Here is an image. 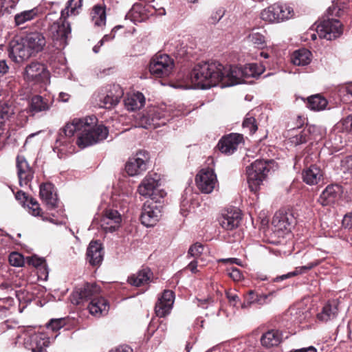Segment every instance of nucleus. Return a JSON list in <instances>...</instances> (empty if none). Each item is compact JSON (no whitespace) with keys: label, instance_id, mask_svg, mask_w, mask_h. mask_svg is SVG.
Masks as SVG:
<instances>
[{"label":"nucleus","instance_id":"2eb2a0df","mask_svg":"<svg viewBox=\"0 0 352 352\" xmlns=\"http://www.w3.org/2000/svg\"><path fill=\"white\" fill-rule=\"evenodd\" d=\"M294 223L295 219L292 213L280 211L275 213L272 221L274 232L278 236H284V235L289 233Z\"/></svg>","mask_w":352,"mask_h":352},{"label":"nucleus","instance_id":"c756f323","mask_svg":"<svg viewBox=\"0 0 352 352\" xmlns=\"http://www.w3.org/2000/svg\"><path fill=\"white\" fill-rule=\"evenodd\" d=\"M283 333L278 329H270L264 333L261 338V343L265 348L278 346L283 340Z\"/></svg>","mask_w":352,"mask_h":352},{"label":"nucleus","instance_id":"f257e3e1","mask_svg":"<svg viewBox=\"0 0 352 352\" xmlns=\"http://www.w3.org/2000/svg\"><path fill=\"white\" fill-rule=\"evenodd\" d=\"M96 120V117L74 119L72 123H67L60 129L56 144L67 146L72 142L74 133H77L76 144L81 148L104 140L108 135L109 130L102 124L91 125Z\"/></svg>","mask_w":352,"mask_h":352},{"label":"nucleus","instance_id":"bf43d9fd","mask_svg":"<svg viewBox=\"0 0 352 352\" xmlns=\"http://www.w3.org/2000/svg\"><path fill=\"white\" fill-rule=\"evenodd\" d=\"M342 223L345 229L352 230V212H349L344 216Z\"/></svg>","mask_w":352,"mask_h":352},{"label":"nucleus","instance_id":"20e7f679","mask_svg":"<svg viewBox=\"0 0 352 352\" xmlns=\"http://www.w3.org/2000/svg\"><path fill=\"white\" fill-rule=\"evenodd\" d=\"M327 12V19L320 22L317 25L316 31L320 38L331 41L342 34V27L339 20L329 18V16H340L342 10L337 6L333 5Z\"/></svg>","mask_w":352,"mask_h":352},{"label":"nucleus","instance_id":"f03ea898","mask_svg":"<svg viewBox=\"0 0 352 352\" xmlns=\"http://www.w3.org/2000/svg\"><path fill=\"white\" fill-rule=\"evenodd\" d=\"M223 65L217 61H201L197 63L190 73L192 83L202 89L220 84Z\"/></svg>","mask_w":352,"mask_h":352},{"label":"nucleus","instance_id":"9b49d317","mask_svg":"<svg viewBox=\"0 0 352 352\" xmlns=\"http://www.w3.org/2000/svg\"><path fill=\"white\" fill-rule=\"evenodd\" d=\"M160 185V176L157 173H150L147 175L142 181L138 186V192L140 195L145 197H155V200H162L164 192H160L158 197L156 192L157 187Z\"/></svg>","mask_w":352,"mask_h":352},{"label":"nucleus","instance_id":"f704fd0d","mask_svg":"<svg viewBox=\"0 0 352 352\" xmlns=\"http://www.w3.org/2000/svg\"><path fill=\"white\" fill-rule=\"evenodd\" d=\"M322 177L321 169L316 165H311L302 172L303 181L308 185H315Z\"/></svg>","mask_w":352,"mask_h":352},{"label":"nucleus","instance_id":"c85d7f7f","mask_svg":"<svg viewBox=\"0 0 352 352\" xmlns=\"http://www.w3.org/2000/svg\"><path fill=\"white\" fill-rule=\"evenodd\" d=\"M338 315V302L336 300H329L317 314V319L322 322L333 320Z\"/></svg>","mask_w":352,"mask_h":352},{"label":"nucleus","instance_id":"49530a36","mask_svg":"<svg viewBox=\"0 0 352 352\" xmlns=\"http://www.w3.org/2000/svg\"><path fill=\"white\" fill-rule=\"evenodd\" d=\"M242 126L244 130L248 131L250 135L254 134L258 129L256 119L247 114L242 123Z\"/></svg>","mask_w":352,"mask_h":352},{"label":"nucleus","instance_id":"b1692460","mask_svg":"<svg viewBox=\"0 0 352 352\" xmlns=\"http://www.w3.org/2000/svg\"><path fill=\"white\" fill-rule=\"evenodd\" d=\"M342 193V188L338 184L328 185L322 192L318 202L322 206H328L335 203Z\"/></svg>","mask_w":352,"mask_h":352},{"label":"nucleus","instance_id":"de8ad7c7","mask_svg":"<svg viewBox=\"0 0 352 352\" xmlns=\"http://www.w3.org/2000/svg\"><path fill=\"white\" fill-rule=\"evenodd\" d=\"M14 304V300L10 296L0 298V317H6Z\"/></svg>","mask_w":352,"mask_h":352},{"label":"nucleus","instance_id":"3c124183","mask_svg":"<svg viewBox=\"0 0 352 352\" xmlns=\"http://www.w3.org/2000/svg\"><path fill=\"white\" fill-rule=\"evenodd\" d=\"M13 113L14 110L11 105L5 102H0V119L2 120L1 121V123L8 120Z\"/></svg>","mask_w":352,"mask_h":352},{"label":"nucleus","instance_id":"423d86ee","mask_svg":"<svg viewBox=\"0 0 352 352\" xmlns=\"http://www.w3.org/2000/svg\"><path fill=\"white\" fill-rule=\"evenodd\" d=\"M18 338H23L25 347L32 352H46L50 344V337L45 333H36L32 327L25 329Z\"/></svg>","mask_w":352,"mask_h":352},{"label":"nucleus","instance_id":"393cba45","mask_svg":"<svg viewBox=\"0 0 352 352\" xmlns=\"http://www.w3.org/2000/svg\"><path fill=\"white\" fill-rule=\"evenodd\" d=\"M22 39L28 50H30L32 55L41 52L46 44L45 36L43 34L37 32H30Z\"/></svg>","mask_w":352,"mask_h":352},{"label":"nucleus","instance_id":"7ed1b4c3","mask_svg":"<svg viewBox=\"0 0 352 352\" xmlns=\"http://www.w3.org/2000/svg\"><path fill=\"white\" fill-rule=\"evenodd\" d=\"M257 67L256 63L248 64L243 67L235 65L223 66L221 87L234 86L241 83L244 78L259 76L261 72L257 70Z\"/></svg>","mask_w":352,"mask_h":352},{"label":"nucleus","instance_id":"a211bd4d","mask_svg":"<svg viewBox=\"0 0 352 352\" xmlns=\"http://www.w3.org/2000/svg\"><path fill=\"white\" fill-rule=\"evenodd\" d=\"M8 52L9 58L18 64L23 63L32 56L30 50H28L22 38L20 41H11L9 43Z\"/></svg>","mask_w":352,"mask_h":352},{"label":"nucleus","instance_id":"79ce46f5","mask_svg":"<svg viewBox=\"0 0 352 352\" xmlns=\"http://www.w3.org/2000/svg\"><path fill=\"white\" fill-rule=\"evenodd\" d=\"M320 263V260H315L312 262H310L307 263L306 265L298 267L296 268V270L293 272H289L286 274H283L279 277H277L276 279L279 280H283L289 278H291L292 276H296L298 274H303L306 272L307 271L311 270L312 268L316 267Z\"/></svg>","mask_w":352,"mask_h":352},{"label":"nucleus","instance_id":"0eeeda50","mask_svg":"<svg viewBox=\"0 0 352 352\" xmlns=\"http://www.w3.org/2000/svg\"><path fill=\"white\" fill-rule=\"evenodd\" d=\"M123 95V89L119 85H109L100 89L96 100L100 107L111 109L118 104Z\"/></svg>","mask_w":352,"mask_h":352},{"label":"nucleus","instance_id":"ddd939ff","mask_svg":"<svg viewBox=\"0 0 352 352\" xmlns=\"http://www.w3.org/2000/svg\"><path fill=\"white\" fill-rule=\"evenodd\" d=\"M196 184L199 190L205 194L211 193L217 184V175L210 168H204L197 174Z\"/></svg>","mask_w":352,"mask_h":352},{"label":"nucleus","instance_id":"dca6fc26","mask_svg":"<svg viewBox=\"0 0 352 352\" xmlns=\"http://www.w3.org/2000/svg\"><path fill=\"white\" fill-rule=\"evenodd\" d=\"M25 78L30 81L47 84L50 82V72L45 65L33 62L26 66Z\"/></svg>","mask_w":352,"mask_h":352},{"label":"nucleus","instance_id":"9d476101","mask_svg":"<svg viewBox=\"0 0 352 352\" xmlns=\"http://www.w3.org/2000/svg\"><path fill=\"white\" fill-rule=\"evenodd\" d=\"M174 67L173 59L167 54H158L151 60L149 65L150 72L156 77L168 76Z\"/></svg>","mask_w":352,"mask_h":352},{"label":"nucleus","instance_id":"13d9d810","mask_svg":"<svg viewBox=\"0 0 352 352\" xmlns=\"http://www.w3.org/2000/svg\"><path fill=\"white\" fill-rule=\"evenodd\" d=\"M204 250V246L199 243H195L189 248L188 254L192 257H197L200 256Z\"/></svg>","mask_w":352,"mask_h":352},{"label":"nucleus","instance_id":"e433bc0d","mask_svg":"<svg viewBox=\"0 0 352 352\" xmlns=\"http://www.w3.org/2000/svg\"><path fill=\"white\" fill-rule=\"evenodd\" d=\"M280 10L278 5L275 3L264 9L261 13V17L263 21L269 23H280L281 18H280L279 14Z\"/></svg>","mask_w":352,"mask_h":352},{"label":"nucleus","instance_id":"a878e982","mask_svg":"<svg viewBox=\"0 0 352 352\" xmlns=\"http://www.w3.org/2000/svg\"><path fill=\"white\" fill-rule=\"evenodd\" d=\"M52 105V101L40 95L32 96L29 101V112L34 116L39 113L49 111Z\"/></svg>","mask_w":352,"mask_h":352},{"label":"nucleus","instance_id":"f8f14e48","mask_svg":"<svg viewBox=\"0 0 352 352\" xmlns=\"http://www.w3.org/2000/svg\"><path fill=\"white\" fill-rule=\"evenodd\" d=\"M100 288L96 283H85L83 286L77 287L72 292L71 302L74 305H81L97 298Z\"/></svg>","mask_w":352,"mask_h":352},{"label":"nucleus","instance_id":"680f3d73","mask_svg":"<svg viewBox=\"0 0 352 352\" xmlns=\"http://www.w3.org/2000/svg\"><path fill=\"white\" fill-rule=\"evenodd\" d=\"M224 14V11L222 9H218L210 16V23H216L220 21Z\"/></svg>","mask_w":352,"mask_h":352},{"label":"nucleus","instance_id":"a19ab883","mask_svg":"<svg viewBox=\"0 0 352 352\" xmlns=\"http://www.w3.org/2000/svg\"><path fill=\"white\" fill-rule=\"evenodd\" d=\"M328 102L326 98L317 94L308 98L307 106L312 111H320L324 110Z\"/></svg>","mask_w":352,"mask_h":352},{"label":"nucleus","instance_id":"774afa93","mask_svg":"<svg viewBox=\"0 0 352 352\" xmlns=\"http://www.w3.org/2000/svg\"><path fill=\"white\" fill-rule=\"evenodd\" d=\"M290 352H317V349L314 346H310L308 347L296 349Z\"/></svg>","mask_w":352,"mask_h":352},{"label":"nucleus","instance_id":"052dcab7","mask_svg":"<svg viewBox=\"0 0 352 352\" xmlns=\"http://www.w3.org/2000/svg\"><path fill=\"white\" fill-rule=\"evenodd\" d=\"M28 259L29 264L32 265L38 269L45 263V261L43 258H38L36 256L28 257Z\"/></svg>","mask_w":352,"mask_h":352},{"label":"nucleus","instance_id":"6e6552de","mask_svg":"<svg viewBox=\"0 0 352 352\" xmlns=\"http://www.w3.org/2000/svg\"><path fill=\"white\" fill-rule=\"evenodd\" d=\"M162 209L160 200H155V197L147 200L144 204L140 216L142 223L146 227L155 226L161 217Z\"/></svg>","mask_w":352,"mask_h":352},{"label":"nucleus","instance_id":"864d4df0","mask_svg":"<svg viewBox=\"0 0 352 352\" xmlns=\"http://www.w3.org/2000/svg\"><path fill=\"white\" fill-rule=\"evenodd\" d=\"M9 262L12 266L15 267H21L24 264L23 256L17 252H12L10 254Z\"/></svg>","mask_w":352,"mask_h":352},{"label":"nucleus","instance_id":"4c0bfd02","mask_svg":"<svg viewBox=\"0 0 352 352\" xmlns=\"http://www.w3.org/2000/svg\"><path fill=\"white\" fill-rule=\"evenodd\" d=\"M311 53L309 50L302 48L295 51L292 55V62L298 66H305L311 62Z\"/></svg>","mask_w":352,"mask_h":352},{"label":"nucleus","instance_id":"ea45409f","mask_svg":"<svg viewBox=\"0 0 352 352\" xmlns=\"http://www.w3.org/2000/svg\"><path fill=\"white\" fill-rule=\"evenodd\" d=\"M93 23L96 26L101 27L106 23L105 8L100 5H96L91 12Z\"/></svg>","mask_w":352,"mask_h":352},{"label":"nucleus","instance_id":"aec40b11","mask_svg":"<svg viewBox=\"0 0 352 352\" xmlns=\"http://www.w3.org/2000/svg\"><path fill=\"white\" fill-rule=\"evenodd\" d=\"M242 215L240 210L235 207H231L223 212L219 221L224 230H233L239 227Z\"/></svg>","mask_w":352,"mask_h":352},{"label":"nucleus","instance_id":"c9c22d12","mask_svg":"<svg viewBox=\"0 0 352 352\" xmlns=\"http://www.w3.org/2000/svg\"><path fill=\"white\" fill-rule=\"evenodd\" d=\"M39 8L35 7L31 10H24L17 13L14 16V23L16 26H20L25 23L32 21L38 16Z\"/></svg>","mask_w":352,"mask_h":352},{"label":"nucleus","instance_id":"39448f33","mask_svg":"<svg viewBox=\"0 0 352 352\" xmlns=\"http://www.w3.org/2000/svg\"><path fill=\"white\" fill-rule=\"evenodd\" d=\"M273 160H256L246 167L247 180L251 191L256 192L272 168Z\"/></svg>","mask_w":352,"mask_h":352},{"label":"nucleus","instance_id":"5701e85b","mask_svg":"<svg viewBox=\"0 0 352 352\" xmlns=\"http://www.w3.org/2000/svg\"><path fill=\"white\" fill-rule=\"evenodd\" d=\"M243 140V135L230 133L223 136L218 143L220 151L226 155L232 154Z\"/></svg>","mask_w":352,"mask_h":352},{"label":"nucleus","instance_id":"603ef678","mask_svg":"<svg viewBox=\"0 0 352 352\" xmlns=\"http://www.w3.org/2000/svg\"><path fill=\"white\" fill-rule=\"evenodd\" d=\"M340 169L344 173H352V155L346 156L341 160Z\"/></svg>","mask_w":352,"mask_h":352},{"label":"nucleus","instance_id":"37998d69","mask_svg":"<svg viewBox=\"0 0 352 352\" xmlns=\"http://www.w3.org/2000/svg\"><path fill=\"white\" fill-rule=\"evenodd\" d=\"M82 0H69L65 8L61 11V17L77 15L82 8Z\"/></svg>","mask_w":352,"mask_h":352},{"label":"nucleus","instance_id":"58836bf2","mask_svg":"<svg viewBox=\"0 0 352 352\" xmlns=\"http://www.w3.org/2000/svg\"><path fill=\"white\" fill-rule=\"evenodd\" d=\"M146 8L142 3H135L127 14V16L130 17L134 22H141L148 17Z\"/></svg>","mask_w":352,"mask_h":352},{"label":"nucleus","instance_id":"bb28decb","mask_svg":"<svg viewBox=\"0 0 352 352\" xmlns=\"http://www.w3.org/2000/svg\"><path fill=\"white\" fill-rule=\"evenodd\" d=\"M39 195L48 209L52 210L57 207L58 198L52 184L45 183L41 184L40 186Z\"/></svg>","mask_w":352,"mask_h":352},{"label":"nucleus","instance_id":"2f4dec72","mask_svg":"<svg viewBox=\"0 0 352 352\" xmlns=\"http://www.w3.org/2000/svg\"><path fill=\"white\" fill-rule=\"evenodd\" d=\"M89 313L93 316L106 314L108 312L109 305L104 298L97 297L91 299L87 307Z\"/></svg>","mask_w":352,"mask_h":352},{"label":"nucleus","instance_id":"412c9836","mask_svg":"<svg viewBox=\"0 0 352 352\" xmlns=\"http://www.w3.org/2000/svg\"><path fill=\"white\" fill-rule=\"evenodd\" d=\"M122 221L121 214L116 210L107 209L100 220V226L106 232H113L120 226Z\"/></svg>","mask_w":352,"mask_h":352},{"label":"nucleus","instance_id":"4be33fe9","mask_svg":"<svg viewBox=\"0 0 352 352\" xmlns=\"http://www.w3.org/2000/svg\"><path fill=\"white\" fill-rule=\"evenodd\" d=\"M174 301V292L170 290H165L155 305V312L156 316L162 318L170 314Z\"/></svg>","mask_w":352,"mask_h":352},{"label":"nucleus","instance_id":"473e14b6","mask_svg":"<svg viewBox=\"0 0 352 352\" xmlns=\"http://www.w3.org/2000/svg\"><path fill=\"white\" fill-rule=\"evenodd\" d=\"M266 32L261 28H253L246 37L247 41L251 43L255 47L263 49L267 45Z\"/></svg>","mask_w":352,"mask_h":352},{"label":"nucleus","instance_id":"8fccbe9b","mask_svg":"<svg viewBox=\"0 0 352 352\" xmlns=\"http://www.w3.org/2000/svg\"><path fill=\"white\" fill-rule=\"evenodd\" d=\"M276 4L278 5L279 10H281L279 14L280 18H281L280 22L288 20L294 16V12L292 7L288 4L280 2H277Z\"/></svg>","mask_w":352,"mask_h":352},{"label":"nucleus","instance_id":"338daca9","mask_svg":"<svg viewBox=\"0 0 352 352\" xmlns=\"http://www.w3.org/2000/svg\"><path fill=\"white\" fill-rule=\"evenodd\" d=\"M109 352H132V349L128 346H120Z\"/></svg>","mask_w":352,"mask_h":352},{"label":"nucleus","instance_id":"f3484780","mask_svg":"<svg viewBox=\"0 0 352 352\" xmlns=\"http://www.w3.org/2000/svg\"><path fill=\"white\" fill-rule=\"evenodd\" d=\"M149 154L145 151H140L134 157L129 158L125 166V170L129 176H135L146 170Z\"/></svg>","mask_w":352,"mask_h":352},{"label":"nucleus","instance_id":"5fc2aeb1","mask_svg":"<svg viewBox=\"0 0 352 352\" xmlns=\"http://www.w3.org/2000/svg\"><path fill=\"white\" fill-rule=\"evenodd\" d=\"M226 274L234 281H239L241 280L243 277L241 272L238 268L233 266L228 267L226 269Z\"/></svg>","mask_w":352,"mask_h":352},{"label":"nucleus","instance_id":"09e8293b","mask_svg":"<svg viewBox=\"0 0 352 352\" xmlns=\"http://www.w3.org/2000/svg\"><path fill=\"white\" fill-rule=\"evenodd\" d=\"M339 96L344 103L352 101V82L346 83L339 89Z\"/></svg>","mask_w":352,"mask_h":352},{"label":"nucleus","instance_id":"a18cd8bd","mask_svg":"<svg viewBox=\"0 0 352 352\" xmlns=\"http://www.w3.org/2000/svg\"><path fill=\"white\" fill-rule=\"evenodd\" d=\"M314 129V126H309L303 129L299 133L296 134L292 138V142L296 145L305 143L308 140L309 134L311 133L312 129Z\"/></svg>","mask_w":352,"mask_h":352},{"label":"nucleus","instance_id":"cd10ccee","mask_svg":"<svg viewBox=\"0 0 352 352\" xmlns=\"http://www.w3.org/2000/svg\"><path fill=\"white\" fill-rule=\"evenodd\" d=\"M87 260L93 266L99 265L103 261V248L102 244L98 241L90 242L87 250Z\"/></svg>","mask_w":352,"mask_h":352},{"label":"nucleus","instance_id":"69168bd1","mask_svg":"<svg viewBox=\"0 0 352 352\" xmlns=\"http://www.w3.org/2000/svg\"><path fill=\"white\" fill-rule=\"evenodd\" d=\"M9 66L7 64L6 60H0V76L6 74L8 72Z\"/></svg>","mask_w":352,"mask_h":352},{"label":"nucleus","instance_id":"c03bdc74","mask_svg":"<svg viewBox=\"0 0 352 352\" xmlns=\"http://www.w3.org/2000/svg\"><path fill=\"white\" fill-rule=\"evenodd\" d=\"M267 296L258 295L253 290H250L244 296V302L241 303V307L246 309L249 307L252 303L260 301L261 299H266Z\"/></svg>","mask_w":352,"mask_h":352},{"label":"nucleus","instance_id":"6ab92c4d","mask_svg":"<svg viewBox=\"0 0 352 352\" xmlns=\"http://www.w3.org/2000/svg\"><path fill=\"white\" fill-rule=\"evenodd\" d=\"M16 168L20 186H30V184L34 177V171L24 156L17 155Z\"/></svg>","mask_w":352,"mask_h":352},{"label":"nucleus","instance_id":"1a4fd4ad","mask_svg":"<svg viewBox=\"0 0 352 352\" xmlns=\"http://www.w3.org/2000/svg\"><path fill=\"white\" fill-rule=\"evenodd\" d=\"M49 34L56 48H65L71 34L70 25L65 21L54 22L49 28Z\"/></svg>","mask_w":352,"mask_h":352},{"label":"nucleus","instance_id":"4468645a","mask_svg":"<svg viewBox=\"0 0 352 352\" xmlns=\"http://www.w3.org/2000/svg\"><path fill=\"white\" fill-rule=\"evenodd\" d=\"M169 120L167 113L160 108H152L142 116L140 122L143 128H157L166 124Z\"/></svg>","mask_w":352,"mask_h":352},{"label":"nucleus","instance_id":"72a5a7b5","mask_svg":"<svg viewBox=\"0 0 352 352\" xmlns=\"http://www.w3.org/2000/svg\"><path fill=\"white\" fill-rule=\"evenodd\" d=\"M145 104V97L143 94L138 91L128 95L124 99V105L129 111H135L141 109Z\"/></svg>","mask_w":352,"mask_h":352},{"label":"nucleus","instance_id":"e2e57ef3","mask_svg":"<svg viewBox=\"0 0 352 352\" xmlns=\"http://www.w3.org/2000/svg\"><path fill=\"white\" fill-rule=\"evenodd\" d=\"M38 277L46 280L48 277V268L46 264H43L42 267L38 269Z\"/></svg>","mask_w":352,"mask_h":352},{"label":"nucleus","instance_id":"7c9ffc66","mask_svg":"<svg viewBox=\"0 0 352 352\" xmlns=\"http://www.w3.org/2000/svg\"><path fill=\"white\" fill-rule=\"evenodd\" d=\"M153 276V273L148 267L140 270L136 274H133L128 278V283L135 287H140L148 284Z\"/></svg>","mask_w":352,"mask_h":352},{"label":"nucleus","instance_id":"0e129e2a","mask_svg":"<svg viewBox=\"0 0 352 352\" xmlns=\"http://www.w3.org/2000/svg\"><path fill=\"white\" fill-rule=\"evenodd\" d=\"M226 297L228 299L230 303H231L234 307L237 305V303L239 302V296L234 293H227Z\"/></svg>","mask_w":352,"mask_h":352},{"label":"nucleus","instance_id":"6e6d98bb","mask_svg":"<svg viewBox=\"0 0 352 352\" xmlns=\"http://www.w3.org/2000/svg\"><path fill=\"white\" fill-rule=\"evenodd\" d=\"M64 325L65 321L63 318L52 319L47 323V327L52 331H56L61 329Z\"/></svg>","mask_w":352,"mask_h":352},{"label":"nucleus","instance_id":"4d7b16f0","mask_svg":"<svg viewBox=\"0 0 352 352\" xmlns=\"http://www.w3.org/2000/svg\"><path fill=\"white\" fill-rule=\"evenodd\" d=\"M28 206L32 210V214L34 216H40L41 208L37 201L33 198L28 199Z\"/></svg>","mask_w":352,"mask_h":352}]
</instances>
